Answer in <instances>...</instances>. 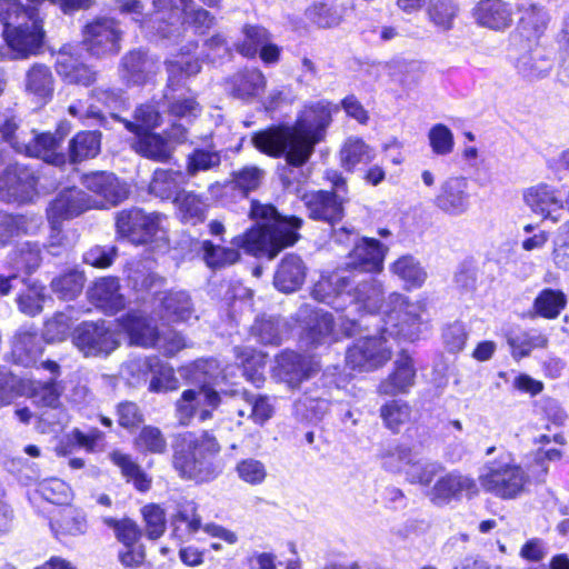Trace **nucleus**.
<instances>
[{
  "instance_id": "f257e3e1",
  "label": "nucleus",
  "mask_w": 569,
  "mask_h": 569,
  "mask_svg": "<svg viewBox=\"0 0 569 569\" xmlns=\"http://www.w3.org/2000/svg\"><path fill=\"white\" fill-rule=\"evenodd\" d=\"M338 108L330 102L308 104L292 126H278L253 134L252 143L270 157H284L287 163L301 167L309 161L318 143L325 140L332 114Z\"/></svg>"
},
{
  "instance_id": "f03ea898",
  "label": "nucleus",
  "mask_w": 569,
  "mask_h": 569,
  "mask_svg": "<svg viewBox=\"0 0 569 569\" xmlns=\"http://www.w3.org/2000/svg\"><path fill=\"white\" fill-rule=\"evenodd\" d=\"M385 327L380 337H368L357 340L347 351V365L359 371H373L385 366L391 358L390 339L403 337L416 340L425 325L422 315L425 307L420 302H409L399 293H391L381 308Z\"/></svg>"
},
{
  "instance_id": "7ed1b4c3",
  "label": "nucleus",
  "mask_w": 569,
  "mask_h": 569,
  "mask_svg": "<svg viewBox=\"0 0 569 569\" xmlns=\"http://www.w3.org/2000/svg\"><path fill=\"white\" fill-rule=\"evenodd\" d=\"M250 218L258 222L243 234L232 239V244L242 248L247 253L273 259L282 249L298 240L297 229L301 219L281 217L274 207L259 201L251 202Z\"/></svg>"
},
{
  "instance_id": "20e7f679",
  "label": "nucleus",
  "mask_w": 569,
  "mask_h": 569,
  "mask_svg": "<svg viewBox=\"0 0 569 569\" xmlns=\"http://www.w3.org/2000/svg\"><path fill=\"white\" fill-rule=\"evenodd\" d=\"M312 297L336 310L375 312L381 308L382 287L375 279L356 282L348 270L338 269L315 283Z\"/></svg>"
},
{
  "instance_id": "39448f33",
  "label": "nucleus",
  "mask_w": 569,
  "mask_h": 569,
  "mask_svg": "<svg viewBox=\"0 0 569 569\" xmlns=\"http://www.w3.org/2000/svg\"><path fill=\"white\" fill-rule=\"evenodd\" d=\"M82 183L92 196L77 188L67 189L53 200L51 214L78 216L88 209L116 206L129 194L128 186L113 173L91 172L83 177Z\"/></svg>"
},
{
  "instance_id": "423d86ee",
  "label": "nucleus",
  "mask_w": 569,
  "mask_h": 569,
  "mask_svg": "<svg viewBox=\"0 0 569 569\" xmlns=\"http://www.w3.org/2000/svg\"><path fill=\"white\" fill-rule=\"evenodd\" d=\"M7 10H0L3 36L12 59L36 54L43 40L41 20L36 8H24L18 0H2Z\"/></svg>"
},
{
  "instance_id": "0eeeda50",
  "label": "nucleus",
  "mask_w": 569,
  "mask_h": 569,
  "mask_svg": "<svg viewBox=\"0 0 569 569\" xmlns=\"http://www.w3.org/2000/svg\"><path fill=\"white\" fill-rule=\"evenodd\" d=\"M172 449V463L180 476L203 481L209 478L210 461L221 446L210 431H184L176 436Z\"/></svg>"
},
{
  "instance_id": "6e6552de",
  "label": "nucleus",
  "mask_w": 569,
  "mask_h": 569,
  "mask_svg": "<svg viewBox=\"0 0 569 569\" xmlns=\"http://www.w3.org/2000/svg\"><path fill=\"white\" fill-rule=\"evenodd\" d=\"M0 137L20 153L43 159L48 163L60 164L63 156L58 153L60 139L52 133H37L34 130L19 129L13 114L0 110Z\"/></svg>"
},
{
  "instance_id": "1a4fd4ad",
  "label": "nucleus",
  "mask_w": 569,
  "mask_h": 569,
  "mask_svg": "<svg viewBox=\"0 0 569 569\" xmlns=\"http://www.w3.org/2000/svg\"><path fill=\"white\" fill-rule=\"evenodd\" d=\"M164 216L141 209L122 210L117 213V233L134 244H167V231L163 226Z\"/></svg>"
},
{
  "instance_id": "9d476101",
  "label": "nucleus",
  "mask_w": 569,
  "mask_h": 569,
  "mask_svg": "<svg viewBox=\"0 0 569 569\" xmlns=\"http://www.w3.org/2000/svg\"><path fill=\"white\" fill-rule=\"evenodd\" d=\"M479 481L486 491L501 499H515L525 492L529 477L512 460L499 459L487 466Z\"/></svg>"
},
{
  "instance_id": "9b49d317",
  "label": "nucleus",
  "mask_w": 569,
  "mask_h": 569,
  "mask_svg": "<svg viewBox=\"0 0 569 569\" xmlns=\"http://www.w3.org/2000/svg\"><path fill=\"white\" fill-rule=\"evenodd\" d=\"M173 533L180 539L193 537L200 529L212 538H219L228 545L238 542V535L220 525L209 522L202 526L198 512V505L191 499L180 497L174 501V511L171 515Z\"/></svg>"
},
{
  "instance_id": "f8f14e48",
  "label": "nucleus",
  "mask_w": 569,
  "mask_h": 569,
  "mask_svg": "<svg viewBox=\"0 0 569 569\" xmlns=\"http://www.w3.org/2000/svg\"><path fill=\"white\" fill-rule=\"evenodd\" d=\"M221 403V397L208 382L183 390L176 401V418L181 426H190L193 419L203 422Z\"/></svg>"
},
{
  "instance_id": "ddd939ff",
  "label": "nucleus",
  "mask_w": 569,
  "mask_h": 569,
  "mask_svg": "<svg viewBox=\"0 0 569 569\" xmlns=\"http://www.w3.org/2000/svg\"><path fill=\"white\" fill-rule=\"evenodd\" d=\"M122 30L112 18H97L83 30V42L87 50L96 57L117 54L120 49Z\"/></svg>"
},
{
  "instance_id": "4468645a",
  "label": "nucleus",
  "mask_w": 569,
  "mask_h": 569,
  "mask_svg": "<svg viewBox=\"0 0 569 569\" xmlns=\"http://www.w3.org/2000/svg\"><path fill=\"white\" fill-rule=\"evenodd\" d=\"M74 346L86 356L109 355L119 347L118 333L104 322H84L72 337Z\"/></svg>"
},
{
  "instance_id": "2eb2a0df",
  "label": "nucleus",
  "mask_w": 569,
  "mask_h": 569,
  "mask_svg": "<svg viewBox=\"0 0 569 569\" xmlns=\"http://www.w3.org/2000/svg\"><path fill=\"white\" fill-rule=\"evenodd\" d=\"M168 139L156 133H139L133 144L134 150L146 158L164 162L173 152L172 143H182L187 140V129L182 124L172 123L170 130L166 131Z\"/></svg>"
},
{
  "instance_id": "dca6fc26",
  "label": "nucleus",
  "mask_w": 569,
  "mask_h": 569,
  "mask_svg": "<svg viewBox=\"0 0 569 569\" xmlns=\"http://www.w3.org/2000/svg\"><path fill=\"white\" fill-rule=\"evenodd\" d=\"M469 181L466 177L447 178L440 186L435 198V206L442 212L458 217L470 208Z\"/></svg>"
},
{
  "instance_id": "f3484780",
  "label": "nucleus",
  "mask_w": 569,
  "mask_h": 569,
  "mask_svg": "<svg viewBox=\"0 0 569 569\" xmlns=\"http://www.w3.org/2000/svg\"><path fill=\"white\" fill-rule=\"evenodd\" d=\"M229 406V415L231 419H234V415L239 418L238 425L242 423V419L247 418L252 420L254 423L263 425L268 419L271 418L273 408L266 397L249 395L247 392L234 395Z\"/></svg>"
},
{
  "instance_id": "a211bd4d",
  "label": "nucleus",
  "mask_w": 569,
  "mask_h": 569,
  "mask_svg": "<svg viewBox=\"0 0 569 569\" xmlns=\"http://www.w3.org/2000/svg\"><path fill=\"white\" fill-rule=\"evenodd\" d=\"M34 190V178L27 169L10 164L0 178V199L7 202H26Z\"/></svg>"
},
{
  "instance_id": "6ab92c4d",
  "label": "nucleus",
  "mask_w": 569,
  "mask_h": 569,
  "mask_svg": "<svg viewBox=\"0 0 569 569\" xmlns=\"http://www.w3.org/2000/svg\"><path fill=\"white\" fill-rule=\"evenodd\" d=\"M276 362V377L292 388L319 370V366L316 361L303 358L293 351L282 352L277 358Z\"/></svg>"
},
{
  "instance_id": "aec40b11",
  "label": "nucleus",
  "mask_w": 569,
  "mask_h": 569,
  "mask_svg": "<svg viewBox=\"0 0 569 569\" xmlns=\"http://www.w3.org/2000/svg\"><path fill=\"white\" fill-rule=\"evenodd\" d=\"M387 248L373 238H363L355 244L347 262V268L362 272L382 270Z\"/></svg>"
},
{
  "instance_id": "412c9836",
  "label": "nucleus",
  "mask_w": 569,
  "mask_h": 569,
  "mask_svg": "<svg viewBox=\"0 0 569 569\" xmlns=\"http://www.w3.org/2000/svg\"><path fill=\"white\" fill-rule=\"evenodd\" d=\"M478 492L476 482L460 473H447L440 477L429 492L430 499L436 505H447L461 498L462 493L469 497Z\"/></svg>"
},
{
  "instance_id": "4be33fe9",
  "label": "nucleus",
  "mask_w": 569,
  "mask_h": 569,
  "mask_svg": "<svg viewBox=\"0 0 569 569\" xmlns=\"http://www.w3.org/2000/svg\"><path fill=\"white\" fill-rule=\"evenodd\" d=\"M303 200L310 217L315 220L335 223L343 216L342 199L337 193L315 191L307 193Z\"/></svg>"
},
{
  "instance_id": "5701e85b",
  "label": "nucleus",
  "mask_w": 569,
  "mask_h": 569,
  "mask_svg": "<svg viewBox=\"0 0 569 569\" xmlns=\"http://www.w3.org/2000/svg\"><path fill=\"white\" fill-rule=\"evenodd\" d=\"M56 69L63 81L68 83L81 84L88 87L96 79V72L88 66L83 64L79 57L71 52V49H61L56 59Z\"/></svg>"
},
{
  "instance_id": "b1692460",
  "label": "nucleus",
  "mask_w": 569,
  "mask_h": 569,
  "mask_svg": "<svg viewBox=\"0 0 569 569\" xmlns=\"http://www.w3.org/2000/svg\"><path fill=\"white\" fill-rule=\"evenodd\" d=\"M415 377L412 359L406 352H401L395 362V371L380 382L378 392L386 396L405 393L413 386Z\"/></svg>"
},
{
  "instance_id": "393cba45",
  "label": "nucleus",
  "mask_w": 569,
  "mask_h": 569,
  "mask_svg": "<svg viewBox=\"0 0 569 569\" xmlns=\"http://www.w3.org/2000/svg\"><path fill=\"white\" fill-rule=\"evenodd\" d=\"M475 17L483 27L502 30L511 26L512 10L501 0H482L475 10Z\"/></svg>"
},
{
  "instance_id": "a878e982",
  "label": "nucleus",
  "mask_w": 569,
  "mask_h": 569,
  "mask_svg": "<svg viewBox=\"0 0 569 569\" xmlns=\"http://www.w3.org/2000/svg\"><path fill=\"white\" fill-rule=\"evenodd\" d=\"M120 326L130 339V343L139 347H154L158 330L152 321L141 313H130L120 321Z\"/></svg>"
},
{
  "instance_id": "bb28decb",
  "label": "nucleus",
  "mask_w": 569,
  "mask_h": 569,
  "mask_svg": "<svg viewBox=\"0 0 569 569\" xmlns=\"http://www.w3.org/2000/svg\"><path fill=\"white\" fill-rule=\"evenodd\" d=\"M525 202L535 211L542 214L546 219L553 222L559 221V214H553V211L562 210V201L556 194V191L546 186L540 184L532 187L525 192Z\"/></svg>"
},
{
  "instance_id": "cd10ccee",
  "label": "nucleus",
  "mask_w": 569,
  "mask_h": 569,
  "mask_svg": "<svg viewBox=\"0 0 569 569\" xmlns=\"http://www.w3.org/2000/svg\"><path fill=\"white\" fill-rule=\"evenodd\" d=\"M376 158L375 148L368 144L362 138L350 136L341 144L339 161L341 167L352 172L357 166L367 164Z\"/></svg>"
},
{
  "instance_id": "c85d7f7f",
  "label": "nucleus",
  "mask_w": 569,
  "mask_h": 569,
  "mask_svg": "<svg viewBox=\"0 0 569 569\" xmlns=\"http://www.w3.org/2000/svg\"><path fill=\"white\" fill-rule=\"evenodd\" d=\"M306 278V267L300 257L286 256L274 274V286L283 292H292L301 287Z\"/></svg>"
},
{
  "instance_id": "c756f323",
  "label": "nucleus",
  "mask_w": 569,
  "mask_h": 569,
  "mask_svg": "<svg viewBox=\"0 0 569 569\" xmlns=\"http://www.w3.org/2000/svg\"><path fill=\"white\" fill-rule=\"evenodd\" d=\"M156 72V62L141 51H131L122 58L121 76L128 82L141 84Z\"/></svg>"
},
{
  "instance_id": "7c9ffc66",
  "label": "nucleus",
  "mask_w": 569,
  "mask_h": 569,
  "mask_svg": "<svg viewBox=\"0 0 569 569\" xmlns=\"http://www.w3.org/2000/svg\"><path fill=\"white\" fill-rule=\"evenodd\" d=\"M42 338L37 333L23 330L19 331L13 340L12 357L17 363L32 366L42 355Z\"/></svg>"
},
{
  "instance_id": "2f4dec72",
  "label": "nucleus",
  "mask_w": 569,
  "mask_h": 569,
  "mask_svg": "<svg viewBox=\"0 0 569 569\" xmlns=\"http://www.w3.org/2000/svg\"><path fill=\"white\" fill-rule=\"evenodd\" d=\"M90 299L101 309L114 312L124 306L123 297L119 293V282L116 278L98 280L89 291Z\"/></svg>"
},
{
  "instance_id": "473e14b6",
  "label": "nucleus",
  "mask_w": 569,
  "mask_h": 569,
  "mask_svg": "<svg viewBox=\"0 0 569 569\" xmlns=\"http://www.w3.org/2000/svg\"><path fill=\"white\" fill-rule=\"evenodd\" d=\"M551 67V60L539 50L526 52L515 62L517 73L530 82L547 77Z\"/></svg>"
},
{
  "instance_id": "72a5a7b5",
  "label": "nucleus",
  "mask_w": 569,
  "mask_h": 569,
  "mask_svg": "<svg viewBox=\"0 0 569 569\" xmlns=\"http://www.w3.org/2000/svg\"><path fill=\"white\" fill-rule=\"evenodd\" d=\"M174 203L180 219L190 224L202 222L210 204L200 196L191 191H183L177 194Z\"/></svg>"
},
{
  "instance_id": "f704fd0d",
  "label": "nucleus",
  "mask_w": 569,
  "mask_h": 569,
  "mask_svg": "<svg viewBox=\"0 0 569 569\" xmlns=\"http://www.w3.org/2000/svg\"><path fill=\"white\" fill-rule=\"evenodd\" d=\"M54 79L49 67L33 64L26 74V90L38 100L47 101L52 97Z\"/></svg>"
},
{
  "instance_id": "c9c22d12",
  "label": "nucleus",
  "mask_w": 569,
  "mask_h": 569,
  "mask_svg": "<svg viewBox=\"0 0 569 569\" xmlns=\"http://www.w3.org/2000/svg\"><path fill=\"white\" fill-rule=\"evenodd\" d=\"M264 76L258 69L238 72L230 79L231 93L240 99L257 97L264 90Z\"/></svg>"
},
{
  "instance_id": "e433bc0d",
  "label": "nucleus",
  "mask_w": 569,
  "mask_h": 569,
  "mask_svg": "<svg viewBox=\"0 0 569 569\" xmlns=\"http://www.w3.org/2000/svg\"><path fill=\"white\" fill-rule=\"evenodd\" d=\"M163 318L169 321H187L193 315L190 296L186 291H170L161 299Z\"/></svg>"
},
{
  "instance_id": "4c0bfd02",
  "label": "nucleus",
  "mask_w": 569,
  "mask_h": 569,
  "mask_svg": "<svg viewBox=\"0 0 569 569\" xmlns=\"http://www.w3.org/2000/svg\"><path fill=\"white\" fill-rule=\"evenodd\" d=\"M520 11V29L526 32L528 37L539 38L542 36L550 22L548 10L542 6L532 3L523 7Z\"/></svg>"
},
{
  "instance_id": "58836bf2",
  "label": "nucleus",
  "mask_w": 569,
  "mask_h": 569,
  "mask_svg": "<svg viewBox=\"0 0 569 569\" xmlns=\"http://www.w3.org/2000/svg\"><path fill=\"white\" fill-rule=\"evenodd\" d=\"M395 276L405 282L407 288L420 287L427 279V272L412 256H402L391 264Z\"/></svg>"
},
{
  "instance_id": "ea45409f",
  "label": "nucleus",
  "mask_w": 569,
  "mask_h": 569,
  "mask_svg": "<svg viewBox=\"0 0 569 569\" xmlns=\"http://www.w3.org/2000/svg\"><path fill=\"white\" fill-rule=\"evenodd\" d=\"M188 1L177 0V6L168 4L167 8L180 10L183 13L184 23L192 27L197 33H204L213 26L214 17L209 11Z\"/></svg>"
},
{
  "instance_id": "a19ab883",
  "label": "nucleus",
  "mask_w": 569,
  "mask_h": 569,
  "mask_svg": "<svg viewBox=\"0 0 569 569\" xmlns=\"http://www.w3.org/2000/svg\"><path fill=\"white\" fill-rule=\"evenodd\" d=\"M413 457L412 450L401 445H388L379 455L383 469L393 473L403 472L405 475L406 468L409 467Z\"/></svg>"
},
{
  "instance_id": "79ce46f5",
  "label": "nucleus",
  "mask_w": 569,
  "mask_h": 569,
  "mask_svg": "<svg viewBox=\"0 0 569 569\" xmlns=\"http://www.w3.org/2000/svg\"><path fill=\"white\" fill-rule=\"evenodd\" d=\"M183 183V173L172 170H156L150 182V192L161 199H169Z\"/></svg>"
},
{
  "instance_id": "37998d69",
  "label": "nucleus",
  "mask_w": 569,
  "mask_h": 569,
  "mask_svg": "<svg viewBox=\"0 0 569 569\" xmlns=\"http://www.w3.org/2000/svg\"><path fill=\"white\" fill-rule=\"evenodd\" d=\"M196 42L188 43L187 51L181 52L174 59L167 62V69L169 73V82L173 84L179 82L183 76L189 77L197 74L200 71V63L198 60L188 58L187 56L197 49Z\"/></svg>"
},
{
  "instance_id": "c03bdc74",
  "label": "nucleus",
  "mask_w": 569,
  "mask_h": 569,
  "mask_svg": "<svg viewBox=\"0 0 569 569\" xmlns=\"http://www.w3.org/2000/svg\"><path fill=\"white\" fill-rule=\"evenodd\" d=\"M323 396V390H318L315 393H305L295 403L296 413L308 420L321 419L329 409V402Z\"/></svg>"
},
{
  "instance_id": "a18cd8bd",
  "label": "nucleus",
  "mask_w": 569,
  "mask_h": 569,
  "mask_svg": "<svg viewBox=\"0 0 569 569\" xmlns=\"http://www.w3.org/2000/svg\"><path fill=\"white\" fill-rule=\"evenodd\" d=\"M100 151V134L96 131L78 133L70 142V159L79 162L96 157Z\"/></svg>"
},
{
  "instance_id": "49530a36",
  "label": "nucleus",
  "mask_w": 569,
  "mask_h": 569,
  "mask_svg": "<svg viewBox=\"0 0 569 569\" xmlns=\"http://www.w3.org/2000/svg\"><path fill=\"white\" fill-rule=\"evenodd\" d=\"M39 226V219L28 220L22 216L0 212V244L7 243L14 236L29 233Z\"/></svg>"
},
{
  "instance_id": "de8ad7c7",
  "label": "nucleus",
  "mask_w": 569,
  "mask_h": 569,
  "mask_svg": "<svg viewBox=\"0 0 569 569\" xmlns=\"http://www.w3.org/2000/svg\"><path fill=\"white\" fill-rule=\"evenodd\" d=\"M110 458L112 462L120 468L121 473L128 479V481H132L138 490L146 491L150 488L151 480L130 458V456L120 451H113L110 453Z\"/></svg>"
},
{
  "instance_id": "09e8293b",
  "label": "nucleus",
  "mask_w": 569,
  "mask_h": 569,
  "mask_svg": "<svg viewBox=\"0 0 569 569\" xmlns=\"http://www.w3.org/2000/svg\"><path fill=\"white\" fill-rule=\"evenodd\" d=\"M566 302L567 300L563 292L553 289H545L536 298L533 309L543 318L555 319L565 308Z\"/></svg>"
},
{
  "instance_id": "8fccbe9b",
  "label": "nucleus",
  "mask_w": 569,
  "mask_h": 569,
  "mask_svg": "<svg viewBox=\"0 0 569 569\" xmlns=\"http://www.w3.org/2000/svg\"><path fill=\"white\" fill-rule=\"evenodd\" d=\"M201 248L206 264L213 269L233 264L240 259V253L236 248L216 246L209 240H204Z\"/></svg>"
},
{
  "instance_id": "3c124183",
  "label": "nucleus",
  "mask_w": 569,
  "mask_h": 569,
  "mask_svg": "<svg viewBox=\"0 0 569 569\" xmlns=\"http://www.w3.org/2000/svg\"><path fill=\"white\" fill-rule=\"evenodd\" d=\"M513 358L527 357L536 348H545L548 339L536 331H522L508 338Z\"/></svg>"
},
{
  "instance_id": "603ef678",
  "label": "nucleus",
  "mask_w": 569,
  "mask_h": 569,
  "mask_svg": "<svg viewBox=\"0 0 569 569\" xmlns=\"http://www.w3.org/2000/svg\"><path fill=\"white\" fill-rule=\"evenodd\" d=\"M441 471V465L433 461L416 459L415 456L409 467L406 468V479L410 483L429 486Z\"/></svg>"
},
{
  "instance_id": "864d4df0",
  "label": "nucleus",
  "mask_w": 569,
  "mask_h": 569,
  "mask_svg": "<svg viewBox=\"0 0 569 569\" xmlns=\"http://www.w3.org/2000/svg\"><path fill=\"white\" fill-rule=\"evenodd\" d=\"M237 356L243 367V375L249 381L259 385L263 381V369L266 366V356L261 352H256L252 349H237Z\"/></svg>"
},
{
  "instance_id": "5fc2aeb1",
  "label": "nucleus",
  "mask_w": 569,
  "mask_h": 569,
  "mask_svg": "<svg viewBox=\"0 0 569 569\" xmlns=\"http://www.w3.org/2000/svg\"><path fill=\"white\" fill-rule=\"evenodd\" d=\"M457 13L458 8L452 0H436L427 9L430 22L442 30L452 28Z\"/></svg>"
},
{
  "instance_id": "6e6d98bb",
  "label": "nucleus",
  "mask_w": 569,
  "mask_h": 569,
  "mask_svg": "<svg viewBox=\"0 0 569 569\" xmlns=\"http://www.w3.org/2000/svg\"><path fill=\"white\" fill-rule=\"evenodd\" d=\"M84 286V277L81 272L71 271L52 280L51 287L60 299L71 300L76 298Z\"/></svg>"
},
{
  "instance_id": "4d7b16f0",
  "label": "nucleus",
  "mask_w": 569,
  "mask_h": 569,
  "mask_svg": "<svg viewBox=\"0 0 569 569\" xmlns=\"http://www.w3.org/2000/svg\"><path fill=\"white\" fill-rule=\"evenodd\" d=\"M410 407L402 401L391 400L380 409V416L386 425L392 431H398L400 426L410 419Z\"/></svg>"
},
{
  "instance_id": "13d9d810",
  "label": "nucleus",
  "mask_w": 569,
  "mask_h": 569,
  "mask_svg": "<svg viewBox=\"0 0 569 569\" xmlns=\"http://www.w3.org/2000/svg\"><path fill=\"white\" fill-rule=\"evenodd\" d=\"M160 122L158 109L153 104H143L136 110L134 122H126V127L139 136L157 128Z\"/></svg>"
},
{
  "instance_id": "bf43d9fd",
  "label": "nucleus",
  "mask_w": 569,
  "mask_h": 569,
  "mask_svg": "<svg viewBox=\"0 0 569 569\" xmlns=\"http://www.w3.org/2000/svg\"><path fill=\"white\" fill-rule=\"evenodd\" d=\"M39 492L46 500L57 505L70 502L73 496L70 486L58 478L43 480L39 485Z\"/></svg>"
},
{
  "instance_id": "052dcab7",
  "label": "nucleus",
  "mask_w": 569,
  "mask_h": 569,
  "mask_svg": "<svg viewBox=\"0 0 569 569\" xmlns=\"http://www.w3.org/2000/svg\"><path fill=\"white\" fill-rule=\"evenodd\" d=\"M244 39L237 44V51L244 57H254L262 44H266L270 37L262 27L248 26L243 29Z\"/></svg>"
},
{
  "instance_id": "680f3d73",
  "label": "nucleus",
  "mask_w": 569,
  "mask_h": 569,
  "mask_svg": "<svg viewBox=\"0 0 569 569\" xmlns=\"http://www.w3.org/2000/svg\"><path fill=\"white\" fill-rule=\"evenodd\" d=\"M252 333L264 345H279L282 340V326L274 318H259L252 326Z\"/></svg>"
},
{
  "instance_id": "e2e57ef3",
  "label": "nucleus",
  "mask_w": 569,
  "mask_h": 569,
  "mask_svg": "<svg viewBox=\"0 0 569 569\" xmlns=\"http://www.w3.org/2000/svg\"><path fill=\"white\" fill-rule=\"evenodd\" d=\"M146 533L150 539H158L161 537L167 527V519L164 510L156 503L147 505L141 510Z\"/></svg>"
},
{
  "instance_id": "0e129e2a",
  "label": "nucleus",
  "mask_w": 569,
  "mask_h": 569,
  "mask_svg": "<svg viewBox=\"0 0 569 569\" xmlns=\"http://www.w3.org/2000/svg\"><path fill=\"white\" fill-rule=\"evenodd\" d=\"M238 477L251 486L260 485L267 478V468L264 463L254 458L240 460L236 466Z\"/></svg>"
},
{
  "instance_id": "69168bd1",
  "label": "nucleus",
  "mask_w": 569,
  "mask_h": 569,
  "mask_svg": "<svg viewBox=\"0 0 569 569\" xmlns=\"http://www.w3.org/2000/svg\"><path fill=\"white\" fill-rule=\"evenodd\" d=\"M43 291L44 288L38 283L29 284L26 291L18 296L20 311L29 316L39 313L46 299Z\"/></svg>"
},
{
  "instance_id": "338daca9",
  "label": "nucleus",
  "mask_w": 569,
  "mask_h": 569,
  "mask_svg": "<svg viewBox=\"0 0 569 569\" xmlns=\"http://www.w3.org/2000/svg\"><path fill=\"white\" fill-rule=\"evenodd\" d=\"M309 19L321 28H332L341 22L342 16L333 3H316L307 11Z\"/></svg>"
},
{
  "instance_id": "774afa93",
  "label": "nucleus",
  "mask_w": 569,
  "mask_h": 569,
  "mask_svg": "<svg viewBox=\"0 0 569 569\" xmlns=\"http://www.w3.org/2000/svg\"><path fill=\"white\" fill-rule=\"evenodd\" d=\"M40 249L37 244L24 243L14 253L11 263L14 270L31 272L40 264Z\"/></svg>"
}]
</instances>
